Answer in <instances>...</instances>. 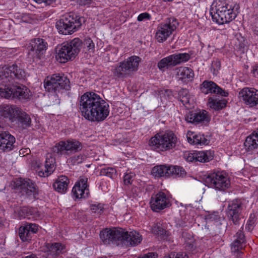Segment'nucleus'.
Masks as SVG:
<instances>
[{
	"mask_svg": "<svg viewBox=\"0 0 258 258\" xmlns=\"http://www.w3.org/2000/svg\"><path fill=\"white\" fill-rule=\"evenodd\" d=\"M26 72L17 64L6 65L0 69V95L7 99H28L30 90L19 82L25 80Z\"/></svg>",
	"mask_w": 258,
	"mask_h": 258,
	"instance_id": "nucleus-1",
	"label": "nucleus"
},
{
	"mask_svg": "<svg viewBox=\"0 0 258 258\" xmlns=\"http://www.w3.org/2000/svg\"><path fill=\"white\" fill-rule=\"evenodd\" d=\"M79 109L85 119L100 122L109 115L108 104L100 95L92 92H87L80 97Z\"/></svg>",
	"mask_w": 258,
	"mask_h": 258,
	"instance_id": "nucleus-2",
	"label": "nucleus"
},
{
	"mask_svg": "<svg viewBox=\"0 0 258 258\" xmlns=\"http://www.w3.org/2000/svg\"><path fill=\"white\" fill-rule=\"evenodd\" d=\"M87 48L90 52H94L95 45L90 38H86L82 42L79 38L68 41L57 47L56 59L60 63H65L74 59L79 54L82 46Z\"/></svg>",
	"mask_w": 258,
	"mask_h": 258,
	"instance_id": "nucleus-3",
	"label": "nucleus"
},
{
	"mask_svg": "<svg viewBox=\"0 0 258 258\" xmlns=\"http://www.w3.org/2000/svg\"><path fill=\"white\" fill-rule=\"evenodd\" d=\"M215 11L211 12L213 21L221 25L234 20L238 13L239 6L229 0H215L212 4Z\"/></svg>",
	"mask_w": 258,
	"mask_h": 258,
	"instance_id": "nucleus-4",
	"label": "nucleus"
},
{
	"mask_svg": "<svg viewBox=\"0 0 258 258\" xmlns=\"http://www.w3.org/2000/svg\"><path fill=\"white\" fill-rule=\"evenodd\" d=\"M177 142L176 135L172 131L158 133L149 142L151 149L157 152H166L174 148Z\"/></svg>",
	"mask_w": 258,
	"mask_h": 258,
	"instance_id": "nucleus-5",
	"label": "nucleus"
},
{
	"mask_svg": "<svg viewBox=\"0 0 258 258\" xmlns=\"http://www.w3.org/2000/svg\"><path fill=\"white\" fill-rule=\"evenodd\" d=\"M85 18L75 14H69L63 16L56 23V28L58 32L63 35L71 34L78 30Z\"/></svg>",
	"mask_w": 258,
	"mask_h": 258,
	"instance_id": "nucleus-6",
	"label": "nucleus"
},
{
	"mask_svg": "<svg viewBox=\"0 0 258 258\" xmlns=\"http://www.w3.org/2000/svg\"><path fill=\"white\" fill-rule=\"evenodd\" d=\"M206 185L217 191L224 192L230 187V180L224 171H213L203 178Z\"/></svg>",
	"mask_w": 258,
	"mask_h": 258,
	"instance_id": "nucleus-7",
	"label": "nucleus"
},
{
	"mask_svg": "<svg viewBox=\"0 0 258 258\" xmlns=\"http://www.w3.org/2000/svg\"><path fill=\"white\" fill-rule=\"evenodd\" d=\"M141 60L139 56L134 55L120 62L111 70L113 77L116 79L127 77L138 70Z\"/></svg>",
	"mask_w": 258,
	"mask_h": 258,
	"instance_id": "nucleus-8",
	"label": "nucleus"
},
{
	"mask_svg": "<svg viewBox=\"0 0 258 258\" xmlns=\"http://www.w3.org/2000/svg\"><path fill=\"white\" fill-rule=\"evenodd\" d=\"M44 86L50 92H59L62 89L69 90L71 88L69 79L60 74H54L47 77L44 82Z\"/></svg>",
	"mask_w": 258,
	"mask_h": 258,
	"instance_id": "nucleus-9",
	"label": "nucleus"
},
{
	"mask_svg": "<svg viewBox=\"0 0 258 258\" xmlns=\"http://www.w3.org/2000/svg\"><path fill=\"white\" fill-rule=\"evenodd\" d=\"M82 148V143L76 139H69L56 143L53 148V151L59 155H62L67 152L77 153L81 151Z\"/></svg>",
	"mask_w": 258,
	"mask_h": 258,
	"instance_id": "nucleus-10",
	"label": "nucleus"
},
{
	"mask_svg": "<svg viewBox=\"0 0 258 258\" xmlns=\"http://www.w3.org/2000/svg\"><path fill=\"white\" fill-rule=\"evenodd\" d=\"M121 228H106L100 231V237L104 244L121 245L123 233Z\"/></svg>",
	"mask_w": 258,
	"mask_h": 258,
	"instance_id": "nucleus-11",
	"label": "nucleus"
},
{
	"mask_svg": "<svg viewBox=\"0 0 258 258\" xmlns=\"http://www.w3.org/2000/svg\"><path fill=\"white\" fill-rule=\"evenodd\" d=\"M178 23L176 19L170 18L164 23H161L157 27L156 38L159 42L165 41L176 29Z\"/></svg>",
	"mask_w": 258,
	"mask_h": 258,
	"instance_id": "nucleus-12",
	"label": "nucleus"
},
{
	"mask_svg": "<svg viewBox=\"0 0 258 258\" xmlns=\"http://www.w3.org/2000/svg\"><path fill=\"white\" fill-rule=\"evenodd\" d=\"M185 120L195 125L207 124L211 120V116L206 110L189 111L185 115Z\"/></svg>",
	"mask_w": 258,
	"mask_h": 258,
	"instance_id": "nucleus-13",
	"label": "nucleus"
},
{
	"mask_svg": "<svg viewBox=\"0 0 258 258\" xmlns=\"http://www.w3.org/2000/svg\"><path fill=\"white\" fill-rule=\"evenodd\" d=\"M15 186L22 195L26 196L31 199H35L37 194L34 182L30 179H19L15 182Z\"/></svg>",
	"mask_w": 258,
	"mask_h": 258,
	"instance_id": "nucleus-14",
	"label": "nucleus"
},
{
	"mask_svg": "<svg viewBox=\"0 0 258 258\" xmlns=\"http://www.w3.org/2000/svg\"><path fill=\"white\" fill-rule=\"evenodd\" d=\"M15 142V138L0 123V150L4 152L13 150Z\"/></svg>",
	"mask_w": 258,
	"mask_h": 258,
	"instance_id": "nucleus-15",
	"label": "nucleus"
},
{
	"mask_svg": "<svg viewBox=\"0 0 258 258\" xmlns=\"http://www.w3.org/2000/svg\"><path fill=\"white\" fill-rule=\"evenodd\" d=\"M150 204L151 209L156 212L168 208L171 205L170 199L164 192L162 191L153 196Z\"/></svg>",
	"mask_w": 258,
	"mask_h": 258,
	"instance_id": "nucleus-16",
	"label": "nucleus"
},
{
	"mask_svg": "<svg viewBox=\"0 0 258 258\" xmlns=\"http://www.w3.org/2000/svg\"><path fill=\"white\" fill-rule=\"evenodd\" d=\"M239 97L250 107L258 105V90L252 88H244L239 93Z\"/></svg>",
	"mask_w": 258,
	"mask_h": 258,
	"instance_id": "nucleus-17",
	"label": "nucleus"
},
{
	"mask_svg": "<svg viewBox=\"0 0 258 258\" xmlns=\"http://www.w3.org/2000/svg\"><path fill=\"white\" fill-rule=\"evenodd\" d=\"M242 210L241 202L239 200L234 201L228 205L227 215L235 225L240 224V221L242 218Z\"/></svg>",
	"mask_w": 258,
	"mask_h": 258,
	"instance_id": "nucleus-18",
	"label": "nucleus"
},
{
	"mask_svg": "<svg viewBox=\"0 0 258 258\" xmlns=\"http://www.w3.org/2000/svg\"><path fill=\"white\" fill-rule=\"evenodd\" d=\"M38 230V225L32 223H25L19 229V235L23 241H31Z\"/></svg>",
	"mask_w": 258,
	"mask_h": 258,
	"instance_id": "nucleus-19",
	"label": "nucleus"
},
{
	"mask_svg": "<svg viewBox=\"0 0 258 258\" xmlns=\"http://www.w3.org/2000/svg\"><path fill=\"white\" fill-rule=\"evenodd\" d=\"M214 152L211 150L199 151L184 154V158L188 162H207L213 159Z\"/></svg>",
	"mask_w": 258,
	"mask_h": 258,
	"instance_id": "nucleus-20",
	"label": "nucleus"
},
{
	"mask_svg": "<svg viewBox=\"0 0 258 258\" xmlns=\"http://www.w3.org/2000/svg\"><path fill=\"white\" fill-rule=\"evenodd\" d=\"M47 43L43 39L35 38L31 40L28 46L29 54L34 52V57L40 58V55L46 51Z\"/></svg>",
	"mask_w": 258,
	"mask_h": 258,
	"instance_id": "nucleus-21",
	"label": "nucleus"
},
{
	"mask_svg": "<svg viewBox=\"0 0 258 258\" xmlns=\"http://www.w3.org/2000/svg\"><path fill=\"white\" fill-rule=\"evenodd\" d=\"M122 232L123 233L122 234L123 239L121 240V245L135 246L142 240V236L136 231L128 232L122 229Z\"/></svg>",
	"mask_w": 258,
	"mask_h": 258,
	"instance_id": "nucleus-22",
	"label": "nucleus"
},
{
	"mask_svg": "<svg viewBox=\"0 0 258 258\" xmlns=\"http://www.w3.org/2000/svg\"><path fill=\"white\" fill-rule=\"evenodd\" d=\"M13 119L12 123L13 125L21 130L30 126L31 124V119L30 116L21 109L18 111L16 117Z\"/></svg>",
	"mask_w": 258,
	"mask_h": 258,
	"instance_id": "nucleus-23",
	"label": "nucleus"
},
{
	"mask_svg": "<svg viewBox=\"0 0 258 258\" xmlns=\"http://www.w3.org/2000/svg\"><path fill=\"white\" fill-rule=\"evenodd\" d=\"M87 178H81L72 189L73 196L77 199L85 198L89 194Z\"/></svg>",
	"mask_w": 258,
	"mask_h": 258,
	"instance_id": "nucleus-24",
	"label": "nucleus"
},
{
	"mask_svg": "<svg viewBox=\"0 0 258 258\" xmlns=\"http://www.w3.org/2000/svg\"><path fill=\"white\" fill-rule=\"evenodd\" d=\"M201 91L205 94L214 93L226 97L228 93L219 87L216 83L211 81H204L201 85Z\"/></svg>",
	"mask_w": 258,
	"mask_h": 258,
	"instance_id": "nucleus-25",
	"label": "nucleus"
},
{
	"mask_svg": "<svg viewBox=\"0 0 258 258\" xmlns=\"http://www.w3.org/2000/svg\"><path fill=\"white\" fill-rule=\"evenodd\" d=\"M47 254L49 258H56L63 252L65 249L64 245L61 243H47L46 244Z\"/></svg>",
	"mask_w": 258,
	"mask_h": 258,
	"instance_id": "nucleus-26",
	"label": "nucleus"
},
{
	"mask_svg": "<svg viewBox=\"0 0 258 258\" xmlns=\"http://www.w3.org/2000/svg\"><path fill=\"white\" fill-rule=\"evenodd\" d=\"M55 159L51 156L47 157L44 164V169L38 171V175L42 177H47L53 173L55 169Z\"/></svg>",
	"mask_w": 258,
	"mask_h": 258,
	"instance_id": "nucleus-27",
	"label": "nucleus"
},
{
	"mask_svg": "<svg viewBox=\"0 0 258 258\" xmlns=\"http://www.w3.org/2000/svg\"><path fill=\"white\" fill-rule=\"evenodd\" d=\"M176 75L178 79L183 82H188L192 80L194 73L190 68L180 67L176 69Z\"/></svg>",
	"mask_w": 258,
	"mask_h": 258,
	"instance_id": "nucleus-28",
	"label": "nucleus"
},
{
	"mask_svg": "<svg viewBox=\"0 0 258 258\" xmlns=\"http://www.w3.org/2000/svg\"><path fill=\"white\" fill-rule=\"evenodd\" d=\"M20 109L16 106L7 105L0 107V112L2 113V115L5 117L9 118L12 123L13 119L16 117V114L18 113Z\"/></svg>",
	"mask_w": 258,
	"mask_h": 258,
	"instance_id": "nucleus-29",
	"label": "nucleus"
},
{
	"mask_svg": "<svg viewBox=\"0 0 258 258\" xmlns=\"http://www.w3.org/2000/svg\"><path fill=\"white\" fill-rule=\"evenodd\" d=\"M69 182V179L66 176L61 175L57 178L53 183V186L57 192L64 193L68 189Z\"/></svg>",
	"mask_w": 258,
	"mask_h": 258,
	"instance_id": "nucleus-30",
	"label": "nucleus"
},
{
	"mask_svg": "<svg viewBox=\"0 0 258 258\" xmlns=\"http://www.w3.org/2000/svg\"><path fill=\"white\" fill-rule=\"evenodd\" d=\"M170 166L158 165L154 167L151 171L152 174L156 177H169L171 175Z\"/></svg>",
	"mask_w": 258,
	"mask_h": 258,
	"instance_id": "nucleus-31",
	"label": "nucleus"
},
{
	"mask_svg": "<svg viewBox=\"0 0 258 258\" xmlns=\"http://www.w3.org/2000/svg\"><path fill=\"white\" fill-rule=\"evenodd\" d=\"M227 101L224 99H220L217 96L210 97L208 99L209 107L215 110H219L224 108L226 105Z\"/></svg>",
	"mask_w": 258,
	"mask_h": 258,
	"instance_id": "nucleus-32",
	"label": "nucleus"
},
{
	"mask_svg": "<svg viewBox=\"0 0 258 258\" xmlns=\"http://www.w3.org/2000/svg\"><path fill=\"white\" fill-rule=\"evenodd\" d=\"M173 66H175L182 62L188 61L190 56L187 53H178L170 55Z\"/></svg>",
	"mask_w": 258,
	"mask_h": 258,
	"instance_id": "nucleus-33",
	"label": "nucleus"
},
{
	"mask_svg": "<svg viewBox=\"0 0 258 258\" xmlns=\"http://www.w3.org/2000/svg\"><path fill=\"white\" fill-rule=\"evenodd\" d=\"M244 144L248 151H251L257 148L258 138L254 132L246 138Z\"/></svg>",
	"mask_w": 258,
	"mask_h": 258,
	"instance_id": "nucleus-34",
	"label": "nucleus"
},
{
	"mask_svg": "<svg viewBox=\"0 0 258 258\" xmlns=\"http://www.w3.org/2000/svg\"><path fill=\"white\" fill-rule=\"evenodd\" d=\"M188 143L193 145H207L209 141L204 135L199 134L193 136L192 138L187 137Z\"/></svg>",
	"mask_w": 258,
	"mask_h": 258,
	"instance_id": "nucleus-35",
	"label": "nucleus"
},
{
	"mask_svg": "<svg viewBox=\"0 0 258 258\" xmlns=\"http://www.w3.org/2000/svg\"><path fill=\"white\" fill-rule=\"evenodd\" d=\"M36 213L35 209L29 207H21L18 211L20 218H27L30 219V216L34 215Z\"/></svg>",
	"mask_w": 258,
	"mask_h": 258,
	"instance_id": "nucleus-36",
	"label": "nucleus"
},
{
	"mask_svg": "<svg viewBox=\"0 0 258 258\" xmlns=\"http://www.w3.org/2000/svg\"><path fill=\"white\" fill-rule=\"evenodd\" d=\"M152 232L160 236L162 239H166L167 236V231L165 230L160 224H156L152 227Z\"/></svg>",
	"mask_w": 258,
	"mask_h": 258,
	"instance_id": "nucleus-37",
	"label": "nucleus"
},
{
	"mask_svg": "<svg viewBox=\"0 0 258 258\" xmlns=\"http://www.w3.org/2000/svg\"><path fill=\"white\" fill-rule=\"evenodd\" d=\"M170 55L163 58L158 63V67L161 70H164L165 68L173 67Z\"/></svg>",
	"mask_w": 258,
	"mask_h": 258,
	"instance_id": "nucleus-38",
	"label": "nucleus"
},
{
	"mask_svg": "<svg viewBox=\"0 0 258 258\" xmlns=\"http://www.w3.org/2000/svg\"><path fill=\"white\" fill-rule=\"evenodd\" d=\"M179 95L180 97V101L184 105H186V104L189 103V95L187 90L185 89H181L179 91Z\"/></svg>",
	"mask_w": 258,
	"mask_h": 258,
	"instance_id": "nucleus-39",
	"label": "nucleus"
},
{
	"mask_svg": "<svg viewBox=\"0 0 258 258\" xmlns=\"http://www.w3.org/2000/svg\"><path fill=\"white\" fill-rule=\"evenodd\" d=\"M86 159L83 154L75 155L69 159V162L72 165H77L82 163Z\"/></svg>",
	"mask_w": 258,
	"mask_h": 258,
	"instance_id": "nucleus-40",
	"label": "nucleus"
},
{
	"mask_svg": "<svg viewBox=\"0 0 258 258\" xmlns=\"http://www.w3.org/2000/svg\"><path fill=\"white\" fill-rule=\"evenodd\" d=\"M90 210L95 214L100 215L104 212V205L101 203L92 204L90 206Z\"/></svg>",
	"mask_w": 258,
	"mask_h": 258,
	"instance_id": "nucleus-41",
	"label": "nucleus"
},
{
	"mask_svg": "<svg viewBox=\"0 0 258 258\" xmlns=\"http://www.w3.org/2000/svg\"><path fill=\"white\" fill-rule=\"evenodd\" d=\"M171 175L182 176L185 173V171L182 167L179 166H170Z\"/></svg>",
	"mask_w": 258,
	"mask_h": 258,
	"instance_id": "nucleus-42",
	"label": "nucleus"
},
{
	"mask_svg": "<svg viewBox=\"0 0 258 258\" xmlns=\"http://www.w3.org/2000/svg\"><path fill=\"white\" fill-rule=\"evenodd\" d=\"M116 173V170L112 168H102L100 170V175H105L112 178Z\"/></svg>",
	"mask_w": 258,
	"mask_h": 258,
	"instance_id": "nucleus-43",
	"label": "nucleus"
},
{
	"mask_svg": "<svg viewBox=\"0 0 258 258\" xmlns=\"http://www.w3.org/2000/svg\"><path fill=\"white\" fill-rule=\"evenodd\" d=\"M244 243L238 242L237 241L234 240L231 244V249L233 252H238L240 249L243 248L244 246Z\"/></svg>",
	"mask_w": 258,
	"mask_h": 258,
	"instance_id": "nucleus-44",
	"label": "nucleus"
},
{
	"mask_svg": "<svg viewBox=\"0 0 258 258\" xmlns=\"http://www.w3.org/2000/svg\"><path fill=\"white\" fill-rule=\"evenodd\" d=\"M221 63L218 59H216L212 61L211 67V71L213 75H216L220 69Z\"/></svg>",
	"mask_w": 258,
	"mask_h": 258,
	"instance_id": "nucleus-45",
	"label": "nucleus"
},
{
	"mask_svg": "<svg viewBox=\"0 0 258 258\" xmlns=\"http://www.w3.org/2000/svg\"><path fill=\"white\" fill-rule=\"evenodd\" d=\"M256 220L255 216L254 214H250L248 220L246 228L249 231L252 229Z\"/></svg>",
	"mask_w": 258,
	"mask_h": 258,
	"instance_id": "nucleus-46",
	"label": "nucleus"
},
{
	"mask_svg": "<svg viewBox=\"0 0 258 258\" xmlns=\"http://www.w3.org/2000/svg\"><path fill=\"white\" fill-rule=\"evenodd\" d=\"M234 240L245 243V238L243 232L241 230H238L235 235L234 236Z\"/></svg>",
	"mask_w": 258,
	"mask_h": 258,
	"instance_id": "nucleus-47",
	"label": "nucleus"
},
{
	"mask_svg": "<svg viewBox=\"0 0 258 258\" xmlns=\"http://www.w3.org/2000/svg\"><path fill=\"white\" fill-rule=\"evenodd\" d=\"M134 175L132 173H127L123 177L124 183L125 185L131 184L133 181V178Z\"/></svg>",
	"mask_w": 258,
	"mask_h": 258,
	"instance_id": "nucleus-48",
	"label": "nucleus"
},
{
	"mask_svg": "<svg viewBox=\"0 0 258 258\" xmlns=\"http://www.w3.org/2000/svg\"><path fill=\"white\" fill-rule=\"evenodd\" d=\"M165 258H188V256L186 253L179 252L176 255L174 254H171L169 256H165Z\"/></svg>",
	"mask_w": 258,
	"mask_h": 258,
	"instance_id": "nucleus-49",
	"label": "nucleus"
},
{
	"mask_svg": "<svg viewBox=\"0 0 258 258\" xmlns=\"http://www.w3.org/2000/svg\"><path fill=\"white\" fill-rule=\"evenodd\" d=\"M190 237L188 238L189 241H186L185 243V247L188 250H191L194 249V245L193 244L194 239L193 237L189 235Z\"/></svg>",
	"mask_w": 258,
	"mask_h": 258,
	"instance_id": "nucleus-50",
	"label": "nucleus"
},
{
	"mask_svg": "<svg viewBox=\"0 0 258 258\" xmlns=\"http://www.w3.org/2000/svg\"><path fill=\"white\" fill-rule=\"evenodd\" d=\"M150 17V15L148 13H144L139 15L138 17V20L139 21H142L146 20H149Z\"/></svg>",
	"mask_w": 258,
	"mask_h": 258,
	"instance_id": "nucleus-51",
	"label": "nucleus"
},
{
	"mask_svg": "<svg viewBox=\"0 0 258 258\" xmlns=\"http://www.w3.org/2000/svg\"><path fill=\"white\" fill-rule=\"evenodd\" d=\"M36 3L41 4H44L45 5H50L53 4L55 2L56 0H33Z\"/></svg>",
	"mask_w": 258,
	"mask_h": 258,
	"instance_id": "nucleus-52",
	"label": "nucleus"
},
{
	"mask_svg": "<svg viewBox=\"0 0 258 258\" xmlns=\"http://www.w3.org/2000/svg\"><path fill=\"white\" fill-rule=\"evenodd\" d=\"M161 95H163L166 98H169L172 95V93L170 90L166 89L161 91Z\"/></svg>",
	"mask_w": 258,
	"mask_h": 258,
	"instance_id": "nucleus-53",
	"label": "nucleus"
},
{
	"mask_svg": "<svg viewBox=\"0 0 258 258\" xmlns=\"http://www.w3.org/2000/svg\"><path fill=\"white\" fill-rule=\"evenodd\" d=\"M252 26L253 31L258 36V17L255 18Z\"/></svg>",
	"mask_w": 258,
	"mask_h": 258,
	"instance_id": "nucleus-54",
	"label": "nucleus"
},
{
	"mask_svg": "<svg viewBox=\"0 0 258 258\" xmlns=\"http://www.w3.org/2000/svg\"><path fill=\"white\" fill-rule=\"evenodd\" d=\"M93 1L92 0H79V4L80 6H89Z\"/></svg>",
	"mask_w": 258,
	"mask_h": 258,
	"instance_id": "nucleus-55",
	"label": "nucleus"
},
{
	"mask_svg": "<svg viewBox=\"0 0 258 258\" xmlns=\"http://www.w3.org/2000/svg\"><path fill=\"white\" fill-rule=\"evenodd\" d=\"M252 72L254 75H258V65L253 68Z\"/></svg>",
	"mask_w": 258,
	"mask_h": 258,
	"instance_id": "nucleus-56",
	"label": "nucleus"
},
{
	"mask_svg": "<svg viewBox=\"0 0 258 258\" xmlns=\"http://www.w3.org/2000/svg\"><path fill=\"white\" fill-rule=\"evenodd\" d=\"M26 151H24L23 152V150L22 149H21L20 151V154H22V152H23L22 153H23L24 152H26V154H28V152H30V150L29 149H25Z\"/></svg>",
	"mask_w": 258,
	"mask_h": 258,
	"instance_id": "nucleus-57",
	"label": "nucleus"
},
{
	"mask_svg": "<svg viewBox=\"0 0 258 258\" xmlns=\"http://www.w3.org/2000/svg\"><path fill=\"white\" fill-rule=\"evenodd\" d=\"M254 133L258 138V130L256 131H255Z\"/></svg>",
	"mask_w": 258,
	"mask_h": 258,
	"instance_id": "nucleus-58",
	"label": "nucleus"
},
{
	"mask_svg": "<svg viewBox=\"0 0 258 258\" xmlns=\"http://www.w3.org/2000/svg\"><path fill=\"white\" fill-rule=\"evenodd\" d=\"M187 234L186 233H183L182 234V236H183V237H186V236H187Z\"/></svg>",
	"mask_w": 258,
	"mask_h": 258,
	"instance_id": "nucleus-59",
	"label": "nucleus"
},
{
	"mask_svg": "<svg viewBox=\"0 0 258 258\" xmlns=\"http://www.w3.org/2000/svg\"><path fill=\"white\" fill-rule=\"evenodd\" d=\"M67 258H71V257H67Z\"/></svg>",
	"mask_w": 258,
	"mask_h": 258,
	"instance_id": "nucleus-60",
	"label": "nucleus"
}]
</instances>
